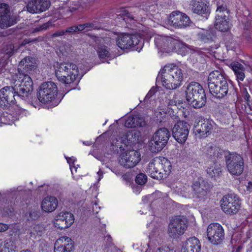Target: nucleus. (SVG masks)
Segmentation results:
<instances>
[{
    "label": "nucleus",
    "instance_id": "nucleus-54",
    "mask_svg": "<svg viewBox=\"0 0 252 252\" xmlns=\"http://www.w3.org/2000/svg\"><path fill=\"white\" fill-rule=\"evenodd\" d=\"M64 31H62L61 32H58L54 34L55 36H61L64 34Z\"/></svg>",
    "mask_w": 252,
    "mask_h": 252
},
{
    "label": "nucleus",
    "instance_id": "nucleus-38",
    "mask_svg": "<svg viewBox=\"0 0 252 252\" xmlns=\"http://www.w3.org/2000/svg\"><path fill=\"white\" fill-rule=\"evenodd\" d=\"M88 24H84V25H80L78 26H73L67 28L66 30V32H74L77 31H81L85 29L86 27H87Z\"/></svg>",
    "mask_w": 252,
    "mask_h": 252
},
{
    "label": "nucleus",
    "instance_id": "nucleus-4",
    "mask_svg": "<svg viewBox=\"0 0 252 252\" xmlns=\"http://www.w3.org/2000/svg\"><path fill=\"white\" fill-rule=\"evenodd\" d=\"M171 164L167 158L158 157L151 160L148 164L146 172L149 176L156 179L166 178L171 170Z\"/></svg>",
    "mask_w": 252,
    "mask_h": 252
},
{
    "label": "nucleus",
    "instance_id": "nucleus-20",
    "mask_svg": "<svg viewBox=\"0 0 252 252\" xmlns=\"http://www.w3.org/2000/svg\"><path fill=\"white\" fill-rule=\"evenodd\" d=\"M8 7L6 4H0V27L2 29L10 27L16 23V18L8 14Z\"/></svg>",
    "mask_w": 252,
    "mask_h": 252
},
{
    "label": "nucleus",
    "instance_id": "nucleus-1",
    "mask_svg": "<svg viewBox=\"0 0 252 252\" xmlns=\"http://www.w3.org/2000/svg\"><path fill=\"white\" fill-rule=\"evenodd\" d=\"M153 37L154 38L155 46L161 55L163 54H170L176 52L184 56L190 50L186 44L171 36L154 34Z\"/></svg>",
    "mask_w": 252,
    "mask_h": 252
},
{
    "label": "nucleus",
    "instance_id": "nucleus-53",
    "mask_svg": "<svg viewBox=\"0 0 252 252\" xmlns=\"http://www.w3.org/2000/svg\"><path fill=\"white\" fill-rule=\"evenodd\" d=\"M141 189L140 187H136L135 188H133V192L136 194H138L140 192Z\"/></svg>",
    "mask_w": 252,
    "mask_h": 252
},
{
    "label": "nucleus",
    "instance_id": "nucleus-57",
    "mask_svg": "<svg viewBox=\"0 0 252 252\" xmlns=\"http://www.w3.org/2000/svg\"><path fill=\"white\" fill-rule=\"evenodd\" d=\"M116 142H115L114 140H113L112 144L113 145L115 144L116 146L118 147L119 146V143H118L119 140L116 139Z\"/></svg>",
    "mask_w": 252,
    "mask_h": 252
},
{
    "label": "nucleus",
    "instance_id": "nucleus-33",
    "mask_svg": "<svg viewBox=\"0 0 252 252\" xmlns=\"http://www.w3.org/2000/svg\"><path fill=\"white\" fill-rule=\"evenodd\" d=\"M15 248L13 242L5 241L0 245V252H16Z\"/></svg>",
    "mask_w": 252,
    "mask_h": 252
},
{
    "label": "nucleus",
    "instance_id": "nucleus-64",
    "mask_svg": "<svg viewBox=\"0 0 252 252\" xmlns=\"http://www.w3.org/2000/svg\"><path fill=\"white\" fill-rule=\"evenodd\" d=\"M9 125H11L12 124V123H8Z\"/></svg>",
    "mask_w": 252,
    "mask_h": 252
},
{
    "label": "nucleus",
    "instance_id": "nucleus-10",
    "mask_svg": "<svg viewBox=\"0 0 252 252\" xmlns=\"http://www.w3.org/2000/svg\"><path fill=\"white\" fill-rule=\"evenodd\" d=\"M142 37L139 34L119 33L116 35V45L121 49H131L141 43Z\"/></svg>",
    "mask_w": 252,
    "mask_h": 252
},
{
    "label": "nucleus",
    "instance_id": "nucleus-16",
    "mask_svg": "<svg viewBox=\"0 0 252 252\" xmlns=\"http://www.w3.org/2000/svg\"><path fill=\"white\" fill-rule=\"evenodd\" d=\"M189 129L190 126L188 123L179 121L172 128L173 137L179 143H184L188 138Z\"/></svg>",
    "mask_w": 252,
    "mask_h": 252
},
{
    "label": "nucleus",
    "instance_id": "nucleus-3",
    "mask_svg": "<svg viewBox=\"0 0 252 252\" xmlns=\"http://www.w3.org/2000/svg\"><path fill=\"white\" fill-rule=\"evenodd\" d=\"M53 67L56 77L62 83L70 85L80 79L78 67L73 63L57 62L54 63Z\"/></svg>",
    "mask_w": 252,
    "mask_h": 252
},
{
    "label": "nucleus",
    "instance_id": "nucleus-29",
    "mask_svg": "<svg viewBox=\"0 0 252 252\" xmlns=\"http://www.w3.org/2000/svg\"><path fill=\"white\" fill-rule=\"evenodd\" d=\"M36 62L34 59L31 57H26L21 60L19 66L27 72H30L35 68Z\"/></svg>",
    "mask_w": 252,
    "mask_h": 252
},
{
    "label": "nucleus",
    "instance_id": "nucleus-50",
    "mask_svg": "<svg viewBox=\"0 0 252 252\" xmlns=\"http://www.w3.org/2000/svg\"><path fill=\"white\" fill-rule=\"evenodd\" d=\"M192 188L193 189V190L195 191H196V192L200 191V186H199V185L197 183L194 184L193 185Z\"/></svg>",
    "mask_w": 252,
    "mask_h": 252
},
{
    "label": "nucleus",
    "instance_id": "nucleus-23",
    "mask_svg": "<svg viewBox=\"0 0 252 252\" xmlns=\"http://www.w3.org/2000/svg\"><path fill=\"white\" fill-rule=\"evenodd\" d=\"M212 128V125L209 121L204 120L200 125L194 126V131L196 136L200 138H204L208 136Z\"/></svg>",
    "mask_w": 252,
    "mask_h": 252
},
{
    "label": "nucleus",
    "instance_id": "nucleus-35",
    "mask_svg": "<svg viewBox=\"0 0 252 252\" xmlns=\"http://www.w3.org/2000/svg\"><path fill=\"white\" fill-rule=\"evenodd\" d=\"M39 9V12L45 11L50 6L49 0H36Z\"/></svg>",
    "mask_w": 252,
    "mask_h": 252
},
{
    "label": "nucleus",
    "instance_id": "nucleus-40",
    "mask_svg": "<svg viewBox=\"0 0 252 252\" xmlns=\"http://www.w3.org/2000/svg\"><path fill=\"white\" fill-rule=\"evenodd\" d=\"M230 67L232 68L234 73L244 69L243 66L238 62H232L230 64Z\"/></svg>",
    "mask_w": 252,
    "mask_h": 252
},
{
    "label": "nucleus",
    "instance_id": "nucleus-63",
    "mask_svg": "<svg viewBox=\"0 0 252 252\" xmlns=\"http://www.w3.org/2000/svg\"><path fill=\"white\" fill-rule=\"evenodd\" d=\"M168 113L170 114V115H171V112H170V110H169L168 112Z\"/></svg>",
    "mask_w": 252,
    "mask_h": 252
},
{
    "label": "nucleus",
    "instance_id": "nucleus-27",
    "mask_svg": "<svg viewBox=\"0 0 252 252\" xmlns=\"http://www.w3.org/2000/svg\"><path fill=\"white\" fill-rule=\"evenodd\" d=\"M190 6L193 12L199 15L205 14L209 12L208 6L202 0H192Z\"/></svg>",
    "mask_w": 252,
    "mask_h": 252
},
{
    "label": "nucleus",
    "instance_id": "nucleus-55",
    "mask_svg": "<svg viewBox=\"0 0 252 252\" xmlns=\"http://www.w3.org/2000/svg\"><path fill=\"white\" fill-rule=\"evenodd\" d=\"M97 204L95 203L93 206V212L94 213H97L98 212V210L97 209Z\"/></svg>",
    "mask_w": 252,
    "mask_h": 252
},
{
    "label": "nucleus",
    "instance_id": "nucleus-22",
    "mask_svg": "<svg viewBox=\"0 0 252 252\" xmlns=\"http://www.w3.org/2000/svg\"><path fill=\"white\" fill-rule=\"evenodd\" d=\"M58 205V199L53 196H47L44 197L41 202V210L46 213L53 212L57 208Z\"/></svg>",
    "mask_w": 252,
    "mask_h": 252
},
{
    "label": "nucleus",
    "instance_id": "nucleus-21",
    "mask_svg": "<svg viewBox=\"0 0 252 252\" xmlns=\"http://www.w3.org/2000/svg\"><path fill=\"white\" fill-rule=\"evenodd\" d=\"M73 250V241L69 237L62 236L55 242L54 252H71Z\"/></svg>",
    "mask_w": 252,
    "mask_h": 252
},
{
    "label": "nucleus",
    "instance_id": "nucleus-62",
    "mask_svg": "<svg viewBox=\"0 0 252 252\" xmlns=\"http://www.w3.org/2000/svg\"><path fill=\"white\" fill-rule=\"evenodd\" d=\"M247 96H248V97H250V95L248 93V92H247Z\"/></svg>",
    "mask_w": 252,
    "mask_h": 252
},
{
    "label": "nucleus",
    "instance_id": "nucleus-30",
    "mask_svg": "<svg viewBox=\"0 0 252 252\" xmlns=\"http://www.w3.org/2000/svg\"><path fill=\"white\" fill-rule=\"evenodd\" d=\"M222 167L218 163H212L207 169L208 175L211 178H216L220 176L221 172Z\"/></svg>",
    "mask_w": 252,
    "mask_h": 252
},
{
    "label": "nucleus",
    "instance_id": "nucleus-45",
    "mask_svg": "<svg viewBox=\"0 0 252 252\" xmlns=\"http://www.w3.org/2000/svg\"><path fill=\"white\" fill-rule=\"evenodd\" d=\"M244 69L235 73L237 80L243 81L245 77Z\"/></svg>",
    "mask_w": 252,
    "mask_h": 252
},
{
    "label": "nucleus",
    "instance_id": "nucleus-9",
    "mask_svg": "<svg viewBox=\"0 0 252 252\" xmlns=\"http://www.w3.org/2000/svg\"><path fill=\"white\" fill-rule=\"evenodd\" d=\"M170 137L169 130L165 127L158 129L149 142V148L153 153L161 151L167 144Z\"/></svg>",
    "mask_w": 252,
    "mask_h": 252
},
{
    "label": "nucleus",
    "instance_id": "nucleus-42",
    "mask_svg": "<svg viewBox=\"0 0 252 252\" xmlns=\"http://www.w3.org/2000/svg\"><path fill=\"white\" fill-rule=\"evenodd\" d=\"M147 226L150 229H152L151 230V232L150 233V236L152 237L156 236V235H158L159 234V229L158 228H155L154 225L153 223L151 222L147 224Z\"/></svg>",
    "mask_w": 252,
    "mask_h": 252
},
{
    "label": "nucleus",
    "instance_id": "nucleus-59",
    "mask_svg": "<svg viewBox=\"0 0 252 252\" xmlns=\"http://www.w3.org/2000/svg\"><path fill=\"white\" fill-rule=\"evenodd\" d=\"M203 41H204L205 42H207L209 39L208 38H203L202 39Z\"/></svg>",
    "mask_w": 252,
    "mask_h": 252
},
{
    "label": "nucleus",
    "instance_id": "nucleus-52",
    "mask_svg": "<svg viewBox=\"0 0 252 252\" xmlns=\"http://www.w3.org/2000/svg\"><path fill=\"white\" fill-rule=\"evenodd\" d=\"M155 93V91L153 89H151L149 92V93H148V94H147V95L145 97V99H147L148 98H149L150 97H151Z\"/></svg>",
    "mask_w": 252,
    "mask_h": 252
},
{
    "label": "nucleus",
    "instance_id": "nucleus-31",
    "mask_svg": "<svg viewBox=\"0 0 252 252\" xmlns=\"http://www.w3.org/2000/svg\"><path fill=\"white\" fill-rule=\"evenodd\" d=\"M63 221L70 227L74 222V216L73 214L68 211H62L57 213Z\"/></svg>",
    "mask_w": 252,
    "mask_h": 252
},
{
    "label": "nucleus",
    "instance_id": "nucleus-60",
    "mask_svg": "<svg viewBox=\"0 0 252 252\" xmlns=\"http://www.w3.org/2000/svg\"><path fill=\"white\" fill-rule=\"evenodd\" d=\"M73 2V3H75V1H68V4H69V5H71V3Z\"/></svg>",
    "mask_w": 252,
    "mask_h": 252
},
{
    "label": "nucleus",
    "instance_id": "nucleus-41",
    "mask_svg": "<svg viewBox=\"0 0 252 252\" xmlns=\"http://www.w3.org/2000/svg\"><path fill=\"white\" fill-rule=\"evenodd\" d=\"M135 181L139 185H144L147 181V176L143 173L139 174L136 177Z\"/></svg>",
    "mask_w": 252,
    "mask_h": 252
},
{
    "label": "nucleus",
    "instance_id": "nucleus-58",
    "mask_svg": "<svg viewBox=\"0 0 252 252\" xmlns=\"http://www.w3.org/2000/svg\"><path fill=\"white\" fill-rule=\"evenodd\" d=\"M226 47L227 48H229V49H233L234 46H231L230 45H229V43H226Z\"/></svg>",
    "mask_w": 252,
    "mask_h": 252
},
{
    "label": "nucleus",
    "instance_id": "nucleus-28",
    "mask_svg": "<svg viewBox=\"0 0 252 252\" xmlns=\"http://www.w3.org/2000/svg\"><path fill=\"white\" fill-rule=\"evenodd\" d=\"M215 26L216 29L221 31H227L230 27L228 19L225 15L218 14L217 15Z\"/></svg>",
    "mask_w": 252,
    "mask_h": 252
},
{
    "label": "nucleus",
    "instance_id": "nucleus-7",
    "mask_svg": "<svg viewBox=\"0 0 252 252\" xmlns=\"http://www.w3.org/2000/svg\"><path fill=\"white\" fill-rule=\"evenodd\" d=\"M11 83L15 88L17 95L23 98L28 97L33 90V82L28 75L19 73L12 76Z\"/></svg>",
    "mask_w": 252,
    "mask_h": 252
},
{
    "label": "nucleus",
    "instance_id": "nucleus-26",
    "mask_svg": "<svg viewBox=\"0 0 252 252\" xmlns=\"http://www.w3.org/2000/svg\"><path fill=\"white\" fill-rule=\"evenodd\" d=\"M120 140L121 143H123L126 145H128L130 143H138L141 140V133L137 130H131L127 132Z\"/></svg>",
    "mask_w": 252,
    "mask_h": 252
},
{
    "label": "nucleus",
    "instance_id": "nucleus-8",
    "mask_svg": "<svg viewBox=\"0 0 252 252\" xmlns=\"http://www.w3.org/2000/svg\"><path fill=\"white\" fill-rule=\"evenodd\" d=\"M58 90L56 84L53 82H47L42 84L37 92V97L39 101L44 104L51 103L56 106L58 102L56 100Z\"/></svg>",
    "mask_w": 252,
    "mask_h": 252
},
{
    "label": "nucleus",
    "instance_id": "nucleus-43",
    "mask_svg": "<svg viewBox=\"0 0 252 252\" xmlns=\"http://www.w3.org/2000/svg\"><path fill=\"white\" fill-rule=\"evenodd\" d=\"M242 187L244 188L243 189L245 193H250L252 191V183L251 182H248L247 184Z\"/></svg>",
    "mask_w": 252,
    "mask_h": 252
},
{
    "label": "nucleus",
    "instance_id": "nucleus-39",
    "mask_svg": "<svg viewBox=\"0 0 252 252\" xmlns=\"http://www.w3.org/2000/svg\"><path fill=\"white\" fill-rule=\"evenodd\" d=\"M145 252H176V251L170 250L168 247H162L154 249L149 248Z\"/></svg>",
    "mask_w": 252,
    "mask_h": 252
},
{
    "label": "nucleus",
    "instance_id": "nucleus-56",
    "mask_svg": "<svg viewBox=\"0 0 252 252\" xmlns=\"http://www.w3.org/2000/svg\"><path fill=\"white\" fill-rule=\"evenodd\" d=\"M74 5H75V6H72L71 7H69L70 8V11L74 10L77 9L78 8V5L76 6V4H74Z\"/></svg>",
    "mask_w": 252,
    "mask_h": 252
},
{
    "label": "nucleus",
    "instance_id": "nucleus-37",
    "mask_svg": "<svg viewBox=\"0 0 252 252\" xmlns=\"http://www.w3.org/2000/svg\"><path fill=\"white\" fill-rule=\"evenodd\" d=\"M13 108V107L12 108ZM23 110L18 106L15 105L13 107V112L9 116V117H13L14 120H18L19 116L22 114Z\"/></svg>",
    "mask_w": 252,
    "mask_h": 252
},
{
    "label": "nucleus",
    "instance_id": "nucleus-13",
    "mask_svg": "<svg viewBox=\"0 0 252 252\" xmlns=\"http://www.w3.org/2000/svg\"><path fill=\"white\" fill-rule=\"evenodd\" d=\"M222 211L227 215L236 214L241 207L239 198L234 194H228L223 196L220 201Z\"/></svg>",
    "mask_w": 252,
    "mask_h": 252
},
{
    "label": "nucleus",
    "instance_id": "nucleus-36",
    "mask_svg": "<svg viewBox=\"0 0 252 252\" xmlns=\"http://www.w3.org/2000/svg\"><path fill=\"white\" fill-rule=\"evenodd\" d=\"M65 158L67 160V163L69 164L71 173L72 175H73L74 172H76L77 169L78 167H79L78 165H77V166H75L74 163L76 160V158L74 157H72L71 158L65 157Z\"/></svg>",
    "mask_w": 252,
    "mask_h": 252
},
{
    "label": "nucleus",
    "instance_id": "nucleus-2",
    "mask_svg": "<svg viewBox=\"0 0 252 252\" xmlns=\"http://www.w3.org/2000/svg\"><path fill=\"white\" fill-rule=\"evenodd\" d=\"M183 79L182 69L174 64L165 65L160 71V76L158 80L162 86L169 90H174L179 88Z\"/></svg>",
    "mask_w": 252,
    "mask_h": 252
},
{
    "label": "nucleus",
    "instance_id": "nucleus-46",
    "mask_svg": "<svg viewBox=\"0 0 252 252\" xmlns=\"http://www.w3.org/2000/svg\"><path fill=\"white\" fill-rule=\"evenodd\" d=\"M9 227V225L8 224L0 222V233L6 231Z\"/></svg>",
    "mask_w": 252,
    "mask_h": 252
},
{
    "label": "nucleus",
    "instance_id": "nucleus-49",
    "mask_svg": "<svg viewBox=\"0 0 252 252\" xmlns=\"http://www.w3.org/2000/svg\"><path fill=\"white\" fill-rule=\"evenodd\" d=\"M165 113L164 111L162 112H156L155 113V116L157 119L161 121V119L164 116Z\"/></svg>",
    "mask_w": 252,
    "mask_h": 252
},
{
    "label": "nucleus",
    "instance_id": "nucleus-51",
    "mask_svg": "<svg viewBox=\"0 0 252 252\" xmlns=\"http://www.w3.org/2000/svg\"><path fill=\"white\" fill-rule=\"evenodd\" d=\"M103 172L102 171L99 169V171L97 173V175L98 176V181H100L103 178Z\"/></svg>",
    "mask_w": 252,
    "mask_h": 252
},
{
    "label": "nucleus",
    "instance_id": "nucleus-12",
    "mask_svg": "<svg viewBox=\"0 0 252 252\" xmlns=\"http://www.w3.org/2000/svg\"><path fill=\"white\" fill-rule=\"evenodd\" d=\"M190 23L189 18L185 14L179 11L172 12L163 21V26L182 28L189 26Z\"/></svg>",
    "mask_w": 252,
    "mask_h": 252
},
{
    "label": "nucleus",
    "instance_id": "nucleus-18",
    "mask_svg": "<svg viewBox=\"0 0 252 252\" xmlns=\"http://www.w3.org/2000/svg\"><path fill=\"white\" fill-rule=\"evenodd\" d=\"M17 95L14 86H7L0 90V105L4 107L13 105Z\"/></svg>",
    "mask_w": 252,
    "mask_h": 252
},
{
    "label": "nucleus",
    "instance_id": "nucleus-14",
    "mask_svg": "<svg viewBox=\"0 0 252 252\" xmlns=\"http://www.w3.org/2000/svg\"><path fill=\"white\" fill-rule=\"evenodd\" d=\"M188 227V221L184 217H177L170 220L167 232L171 237L183 234Z\"/></svg>",
    "mask_w": 252,
    "mask_h": 252
},
{
    "label": "nucleus",
    "instance_id": "nucleus-34",
    "mask_svg": "<svg viewBox=\"0 0 252 252\" xmlns=\"http://www.w3.org/2000/svg\"><path fill=\"white\" fill-rule=\"evenodd\" d=\"M27 10L32 13H38L39 9L36 0L30 1L27 6Z\"/></svg>",
    "mask_w": 252,
    "mask_h": 252
},
{
    "label": "nucleus",
    "instance_id": "nucleus-19",
    "mask_svg": "<svg viewBox=\"0 0 252 252\" xmlns=\"http://www.w3.org/2000/svg\"><path fill=\"white\" fill-rule=\"evenodd\" d=\"M115 41L109 37H105L97 46L96 51L99 59H106L111 55L110 50L115 46Z\"/></svg>",
    "mask_w": 252,
    "mask_h": 252
},
{
    "label": "nucleus",
    "instance_id": "nucleus-44",
    "mask_svg": "<svg viewBox=\"0 0 252 252\" xmlns=\"http://www.w3.org/2000/svg\"><path fill=\"white\" fill-rule=\"evenodd\" d=\"M168 107L169 109H171L173 112L174 113L175 111H176V109L178 108L176 103L175 100H170L168 102Z\"/></svg>",
    "mask_w": 252,
    "mask_h": 252
},
{
    "label": "nucleus",
    "instance_id": "nucleus-25",
    "mask_svg": "<svg viewBox=\"0 0 252 252\" xmlns=\"http://www.w3.org/2000/svg\"><path fill=\"white\" fill-rule=\"evenodd\" d=\"M200 244L198 239L193 237L189 238L183 246L182 252H200Z\"/></svg>",
    "mask_w": 252,
    "mask_h": 252
},
{
    "label": "nucleus",
    "instance_id": "nucleus-17",
    "mask_svg": "<svg viewBox=\"0 0 252 252\" xmlns=\"http://www.w3.org/2000/svg\"><path fill=\"white\" fill-rule=\"evenodd\" d=\"M140 153L137 151H127L121 154L119 161L123 166L126 168H131L140 161Z\"/></svg>",
    "mask_w": 252,
    "mask_h": 252
},
{
    "label": "nucleus",
    "instance_id": "nucleus-15",
    "mask_svg": "<svg viewBox=\"0 0 252 252\" xmlns=\"http://www.w3.org/2000/svg\"><path fill=\"white\" fill-rule=\"evenodd\" d=\"M206 233L208 240L214 245L220 244L224 237V229L218 223L214 222L210 224L207 227Z\"/></svg>",
    "mask_w": 252,
    "mask_h": 252
},
{
    "label": "nucleus",
    "instance_id": "nucleus-48",
    "mask_svg": "<svg viewBox=\"0 0 252 252\" xmlns=\"http://www.w3.org/2000/svg\"><path fill=\"white\" fill-rule=\"evenodd\" d=\"M14 46L13 45H9L7 46L6 50L5 51V52L8 56H10L14 52Z\"/></svg>",
    "mask_w": 252,
    "mask_h": 252
},
{
    "label": "nucleus",
    "instance_id": "nucleus-6",
    "mask_svg": "<svg viewBox=\"0 0 252 252\" xmlns=\"http://www.w3.org/2000/svg\"><path fill=\"white\" fill-rule=\"evenodd\" d=\"M208 85L210 93L216 94L218 97H223L227 94L228 83L223 75L219 71H213L209 74Z\"/></svg>",
    "mask_w": 252,
    "mask_h": 252
},
{
    "label": "nucleus",
    "instance_id": "nucleus-5",
    "mask_svg": "<svg viewBox=\"0 0 252 252\" xmlns=\"http://www.w3.org/2000/svg\"><path fill=\"white\" fill-rule=\"evenodd\" d=\"M185 96L188 102L194 108H200L206 102L204 90L197 82H192L185 87Z\"/></svg>",
    "mask_w": 252,
    "mask_h": 252
},
{
    "label": "nucleus",
    "instance_id": "nucleus-47",
    "mask_svg": "<svg viewBox=\"0 0 252 252\" xmlns=\"http://www.w3.org/2000/svg\"><path fill=\"white\" fill-rule=\"evenodd\" d=\"M226 10V8L224 5L219 6L217 9L216 12H217V15H223L222 12Z\"/></svg>",
    "mask_w": 252,
    "mask_h": 252
},
{
    "label": "nucleus",
    "instance_id": "nucleus-11",
    "mask_svg": "<svg viewBox=\"0 0 252 252\" xmlns=\"http://www.w3.org/2000/svg\"><path fill=\"white\" fill-rule=\"evenodd\" d=\"M225 159L226 169L230 174L239 176L243 173L244 160L240 155L229 153L225 156Z\"/></svg>",
    "mask_w": 252,
    "mask_h": 252
},
{
    "label": "nucleus",
    "instance_id": "nucleus-61",
    "mask_svg": "<svg viewBox=\"0 0 252 252\" xmlns=\"http://www.w3.org/2000/svg\"><path fill=\"white\" fill-rule=\"evenodd\" d=\"M217 88H218L219 89H220H220H221V85H220V84H218V85H217Z\"/></svg>",
    "mask_w": 252,
    "mask_h": 252
},
{
    "label": "nucleus",
    "instance_id": "nucleus-32",
    "mask_svg": "<svg viewBox=\"0 0 252 252\" xmlns=\"http://www.w3.org/2000/svg\"><path fill=\"white\" fill-rule=\"evenodd\" d=\"M52 223L53 226L60 230L65 229L69 227L66 223L63 221L57 213L55 214Z\"/></svg>",
    "mask_w": 252,
    "mask_h": 252
},
{
    "label": "nucleus",
    "instance_id": "nucleus-24",
    "mask_svg": "<svg viewBox=\"0 0 252 252\" xmlns=\"http://www.w3.org/2000/svg\"><path fill=\"white\" fill-rule=\"evenodd\" d=\"M145 124L143 117L138 114L128 116L125 119V126L128 127L142 126Z\"/></svg>",
    "mask_w": 252,
    "mask_h": 252
}]
</instances>
